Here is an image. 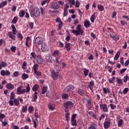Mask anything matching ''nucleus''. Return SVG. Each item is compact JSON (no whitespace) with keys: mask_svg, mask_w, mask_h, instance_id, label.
Instances as JSON below:
<instances>
[{"mask_svg":"<svg viewBox=\"0 0 129 129\" xmlns=\"http://www.w3.org/2000/svg\"><path fill=\"white\" fill-rule=\"evenodd\" d=\"M11 28H12V32L9 31L8 32V36L9 38L12 39V40L16 41V36H15V35H17V33H18V31H17V28H16V27L14 24L11 25Z\"/></svg>","mask_w":129,"mask_h":129,"instance_id":"f257e3e1","label":"nucleus"},{"mask_svg":"<svg viewBox=\"0 0 129 129\" xmlns=\"http://www.w3.org/2000/svg\"><path fill=\"white\" fill-rule=\"evenodd\" d=\"M84 31L82 30L81 28V25L79 24L77 27L76 30H72V33L76 35V36H79L81 35V36H83V32Z\"/></svg>","mask_w":129,"mask_h":129,"instance_id":"f03ea898","label":"nucleus"},{"mask_svg":"<svg viewBox=\"0 0 129 129\" xmlns=\"http://www.w3.org/2000/svg\"><path fill=\"white\" fill-rule=\"evenodd\" d=\"M35 42L37 45H41V49H45L47 47V46H43V38L41 37H36Z\"/></svg>","mask_w":129,"mask_h":129,"instance_id":"7ed1b4c3","label":"nucleus"},{"mask_svg":"<svg viewBox=\"0 0 129 129\" xmlns=\"http://www.w3.org/2000/svg\"><path fill=\"white\" fill-rule=\"evenodd\" d=\"M22 88L23 86L22 85L20 86L19 87L17 88V94H18L19 95H21V94H24V93H26V89H24L22 90Z\"/></svg>","mask_w":129,"mask_h":129,"instance_id":"20e7f679","label":"nucleus"},{"mask_svg":"<svg viewBox=\"0 0 129 129\" xmlns=\"http://www.w3.org/2000/svg\"><path fill=\"white\" fill-rule=\"evenodd\" d=\"M73 105H74V103L72 101H68L67 102L63 103V106L66 108H69L70 107H71Z\"/></svg>","mask_w":129,"mask_h":129,"instance_id":"39448f33","label":"nucleus"},{"mask_svg":"<svg viewBox=\"0 0 129 129\" xmlns=\"http://www.w3.org/2000/svg\"><path fill=\"white\" fill-rule=\"evenodd\" d=\"M74 88H75L74 86L73 85H70L66 87L64 90L65 92H70V91L74 90Z\"/></svg>","mask_w":129,"mask_h":129,"instance_id":"423d86ee","label":"nucleus"},{"mask_svg":"<svg viewBox=\"0 0 129 129\" xmlns=\"http://www.w3.org/2000/svg\"><path fill=\"white\" fill-rule=\"evenodd\" d=\"M15 97H16V95H15V92H12L10 96L11 100L9 101V104L10 105H11V106H13V105H14V101H13V99H14Z\"/></svg>","mask_w":129,"mask_h":129,"instance_id":"0eeeda50","label":"nucleus"},{"mask_svg":"<svg viewBox=\"0 0 129 129\" xmlns=\"http://www.w3.org/2000/svg\"><path fill=\"white\" fill-rule=\"evenodd\" d=\"M59 8H60V6L57 2H53L50 7L51 10H58Z\"/></svg>","mask_w":129,"mask_h":129,"instance_id":"6e6552de","label":"nucleus"},{"mask_svg":"<svg viewBox=\"0 0 129 129\" xmlns=\"http://www.w3.org/2000/svg\"><path fill=\"white\" fill-rule=\"evenodd\" d=\"M100 108L102 109L104 112H108V108H107V105L106 104H100Z\"/></svg>","mask_w":129,"mask_h":129,"instance_id":"1a4fd4ad","label":"nucleus"},{"mask_svg":"<svg viewBox=\"0 0 129 129\" xmlns=\"http://www.w3.org/2000/svg\"><path fill=\"white\" fill-rule=\"evenodd\" d=\"M33 13H34L33 16H35V17H39L40 14V9H39V8L37 7H35L33 10Z\"/></svg>","mask_w":129,"mask_h":129,"instance_id":"9d476101","label":"nucleus"},{"mask_svg":"<svg viewBox=\"0 0 129 129\" xmlns=\"http://www.w3.org/2000/svg\"><path fill=\"white\" fill-rule=\"evenodd\" d=\"M51 77L53 80H57L58 79V72H56L55 70H52Z\"/></svg>","mask_w":129,"mask_h":129,"instance_id":"9b49d317","label":"nucleus"},{"mask_svg":"<svg viewBox=\"0 0 129 129\" xmlns=\"http://www.w3.org/2000/svg\"><path fill=\"white\" fill-rule=\"evenodd\" d=\"M92 103L91 102V99L87 100V107L89 110H91L92 109Z\"/></svg>","mask_w":129,"mask_h":129,"instance_id":"f8f14e48","label":"nucleus"},{"mask_svg":"<svg viewBox=\"0 0 129 129\" xmlns=\"http://www.w3.org/2000/svg\"><path fill=\"white\" fill-rule=\"evenodd\" d=\"M111 122H110V120H106L104 121V128L105 129H108L109 127H110V124Z\"/></svg>","mask_w":129,"mask_h":129,"instance_id":"ddd939ff","label":"nucleus"},{"mask_svg":"<svg viewBox=\"0 0 129 129\" xmlns=\"http://www.w3.org/2000/svg\"><path fill=\"white\" fill-rule=\"evenodd\" d=\"M6 88L9 90H13V89H15V85L11 83H8L6 85Z\"/></svg>","mask_w":129,"mask_h":129,"instance_id":"4468645a","label":"nucleus"},{"mask_svg":"<svg viewBox=\"0 0 129 129\" xmlns=\"http://www.w3.org/2000/svg\"><path fill=\"white\" fill-rule=\"evenodd\" d=\"M94 87V82L93 81H90L89 84L88 86V88H89L91 91H93V87Z\"/></svg>","mask_w":129,"mask_h":129,"instance_id":"2eb2a0df","label":"nucleus"},{"mask_svg":"<svg viewBox=\"0 0 129 129\" xmlns=\"http://www.w3.org/2000/svg\"><path fill=\"white\" fill-rule=\"evenodd\" d=\"M78 93L80 94L81 96H83V95H85V91L84 89H79L78 90Z\"/></svg>","mask_w":129,"mask_h":129,"instance_id":"dca6fc26","label":"nucleus"},{"mask_svg":"<svg viewBox=\"0 0 129 129\" xmlns=\"http://www.w3.org/2000/svg\"><path fill=\"white\" fill-rule=\"evenodd\" d=\"M70 46H71V43H68L67 42H66L65 48L67 51H68V52L71 50V47H70Z\"/></svg>","mask_w":129,"mask_h":129,"instance_id":"f3484780","label":"nucleus"},{"mask_svg":"<svg viewBox=\"0 0 129 129\" xmlns=\"http://www.w3.org/2000/svg\"><path fill=\"white\" fill-rule=\"evenodd\" d=\"M37 62H38V64H43L44 60L40 55H38L37 56Z\"/></svg>","mask_w":129,"mask_h":129,"instance_id":"a211bd4d","label":"nucleus"},{"mask_svg":"<svg viewBox=\"0 0 129 129\" xmlns=\"http://www.w3.org/2000/svg\"><path fill=\"white\" fill-rule=\"evenodd\" d=\"M48 108L50 110H54L55 109V107L54 106V104H53L52 103L49 102L48 104Z\"/></svg>","mask_w":129,"mask_h":129,"instance_id":"6ab92c4d","label":"nucleus"},{"mask_svg":"<svg viewBox=\"0 0 129 129\" xmlns=\"http://www.w3.org/2000/svg\"><path fill=\"white\" fill-rule=\"evenodd\" d=\"M90 26H91L90 21H89V20H86L84 23V27H85V28H89Z\"/></svg>","mask_w":129,"mask_h":129,"instance_id":"aec40b11","label":"nucleus"},{"mask_svg":"<svg viewBox=\"0 0 129 129\" xmlns=\"http://www.w3.org/2000/svg\"><path fill=\"white\" fill-rule=\"evenodd\" d=\"M26 14V12L24 10H20L19 12V17L20 18H24L25 15Z\"/></svg>","mask_w":129,"mask_h":129,"instance_id":"412c9836","label":"nucleus"},{"mask_svg":"<svg viewBox=\"0 0 129 129\" xmlns=\"http://www.w3.org/2000/svg\"><path fill=\"white\" fill-rule=\"evenodd\" d=\"M33 101L32 100V101H37V100L38 99V92H35L34 94L33 95Z\"/></svg>","mask_w":129,"mask_h":129,"instance_id":"4be33fe9","label":"nucleus"},{"mask_svg":"<svg viewBox=\"0 0 129 129\" xmlns=\"http://www.w3.org/2000/svg\"><path fill=\"white\" fill-rule=\"evenodd\" d=\"M8 66V63L5 61H2L1 63H0V70H2V67L5 68Z\"/></svg>","mask_w":129,"mask_h":129,"instance_id":"5701e85b","label":"nucleus"},{"mask_svg":"<svg viewBox=\"0 0 129 129\" xmlns=\"http://www.w3.org/2000/svg\"><path fill=\"white\" fill-rule=\"evenodd\" d=\"M61 56L60 55H57L55 58V62L59 64L62 62V59H61Z\"/></svg>","mask_w":129,"mask_h":129,"instance_id":"b1692460","label":"nucleus"},{"mask_svg":"<svg viewBox=\"0 0 129 129\" xmlns=\"http://www.w3.org/2000/svg\"><path fill=\"white\" fill-rule=\"evenodd\" d=\"M8 5V2L3 1L0 4V9H3L4 7H6Z\"/></svg>","mask_w":129,"mask_h":129,"instance_id":"393cba45","label":"nucleus"},{"mask_svg":"<svg viewBox=\"0 0 129 129\" xmlns=\"http://www.w3.org/2000/svg\"><path fill=\"white\" fill-rule=\"evenodd\" d=\"M27 111H28V106H23L22 108L21 114L22 112H24L26 113Z\"/></svg>","mask_w":129,"mask_h":129,"instance_id":"a878e982","label":"nucleus"},{"mask_svg":"<svg viewBox=\"0 0 129 129\" xmlns=\"http://www.w3.org/2000/svg\"><path fill=\"white\" fill-rule=\"evenodd\" d=\"M110 37L111 38H112V39H113V40H114L115 41H118V40H119V37H118V36L116 34L110 35Z\"/></svg>","mask_w":129,"mask_h":129,"instance_id":"bb28decb","label":"nucleus"},{"mask_svg":"<svg viewBox=\"0 0 129 129\" xmlns=\"http://www.w3.org/2000/svg\"><path fill=\"white\" fill-rule=\"evenodd\" d=\"M14 103H15V105L16 106H19L20 105V101H19V100L17 98L14 99L13 101V104Z\"/></svg>","mask_w":129,"mask_h":129,"instance_id":"cd10ccee","label":"nucleus"},{"mask_svg":"<svg viewBox=\"0 0 129 129\" xmlns=\"http://www.w3.org/2000/svg\"><path fill=\"white\" fill-rule=\"evenodd\" d=\"M17 38L20 40L23 41V39H24V36H23V34H22L21 33H18L17 34Z\"/></svg>","mask_w":129,"mask_h":129,"instance_id":"c85d7f7f","label":"nucleus"},{"mask_svg":"<svg viewBox=\"0 0 129 129\" xmlns=\"http://www.w3.org/2000/svg\"><path fill=\"white\" fill-rule=\"evenodd\" d=\"M119 56H120V51H117V53H116L114 59V60H117V59H118V58H119Z\"/></svg>","mask_w":129,"mask_h":129,"instance_id":"c756f323","label":"nucleus"},{"mask_svg":"<svg viewBox=\"0 0 129 129\" xmlns=\"http://www.w3.org/2000/svg\"><path fill=\"white\" fill-rule=\"evenodd\" d=\"M84 74L85 76H88V75L89 74V70L87 69H84Z\"/></svg>","mask_w":129,"mask_h":129,"instance_id":"7c9ffc66","label":"nucleus"},{"mask_svg":"<svg viewBox=\"0 0 129 129\" xmlns=\"http://www.w3.org/2000/svg\"><path fill=\"white\" fill-rule=\"evenodd\" d=\"M97 8L98 10H99L101 12H103V11H104V7L101 5H98Z\"/></svg>","mask_w":129,"mask_h":129,"instance_id":"2f4dec72","label":"nucleus"},{"mask_svg":"<svg viewBox=\"0 0 129 129\" xmlns=\"http://www.w3.org/2000/svg\"><path fill=\"white\" fill-rule=\"evenodd\" d=\"M22 78L23 80H26V79H28V78H29V75L23 73L22 75Z\"/></svg>","mask_w":129,"mask_h":129,"instance_id":"473e14b6","label":"nucleus"},{"mask_svg":"<svg viewBox=\"0 0 129 129\" xmlns=\"http://www.w3.org/2000/svg\"><path fill=\"white\" fill-rule=\"evenodd\" d=\"M39 89V86L38 84H35L32 88L33 91H35V92H37V90Z\"/></svg>","mask_w":129,"mask_h":129,"instance_id":"72a5a7b5","label":"nucleus"},{"mask_svg":"<svg viewBox=\"0 0 129 129\" xmlns=\"http://www.w3.org/2000/svg\"><path fill=\"white\" fill-rule=\"evenodd\" d=\"M31 55V57H30V59H31L32 60V59H36V52H32L30 54Z\"/></svg>","mask_w":129,"mask_h":129,"instance_id":"f704fd0d","label":"nucleus"},{"mask_svg":"<svg viewBox=\"0 0 129 129\" xmlns=\"http://www.w3.org/2000/svg\"><path fill=\"white\" fill-rule=\"evenodd\" d=\"M46 60L47 62H48L49 63H52V56H46Z\"/></svg>","mask_w":129,"mask_h":129,"instance_id":"c9c22d12","label":"nucleus"},{"mask_svg":"<svg viewBox=\"0 0 129 129\" xmlns=\"http://www.w3.org/2000/svg\"><path fill=\"white\" fill-rule=\"evenodd\" d=\"M16 23H18V16H15L12 21V24H16Z\"/></svg>","mask_w":129,"mask_h":129,"instance_id":"e433bc0d","label":"nucleus"},{"mask_svg":"<svg viewBox=\"0 0 129 129\" xmlns=\"http://www.w3.org/2000/svg\"><path fill=\"white\" fill-rule=\"evenodd\" d=\"M62 99H68V98H69V96L66 93H63L62 95Z\"/></svg>","mask_w":129,"mask_h":129,"instance_id":"4c0bfd02","label":"nucleus"},{"mask_svg":"<svg viewBox=\"0 0 129 129\" xmlns=\"http://www.w3.org/2000/svg\"><path fill=\"white\" fill-rule=\"evenodd\" d=\"M38 69H39V65H38L37 64H34L33 66L34 72L36 71H38Z\"/></svg>","mask_w":129,"mask_h":129,"instance_id":"58836bf2","label":"nucleus"},{"mask_svg":"<svg viewBox=\"0 0 129 129\" xmlns=\"http://www.w3.org/2000/svg\"><path fill=\"white\" fill-rule=\"evenodd\" d=\"M59 51L57 50H55L53 53H52V56L53 57H56V56H57V55H58V54H59Z\"/></svg>","mask_w":129,"mask_h":129,"instance_id":"ea45409f","label":"nucleus"},{"mask_svg":"<svg viewBox=\"0 0 129 129\" xmlns=\"http://www.w3.org/2000/svg\"><path fill=\"white\" fill-rule=\"evenodd\" d=\"M70 113L68 112L65 114L66 119L67 121H69L70 120V117L69 116Z\"/></svg>","mask_w":129,"mask_h":129,"instance_id":"a19ab883","label":"nucleus"},{"mask_svg":"<svg viewBox=\"0 0 129 129\" xmlns=\"http://www.w3.org/2000/svg\"><path fill=\"white\" fill-rule=\"evenodd\" d=\"M118 84L119 85H123V83H122V80L118 79V78H116Z\"/></svg>","mask_w":129,"mask_h":129,"instance_id":"79ce46f5","label":"nucleus"},{"mask_svg":"<svg viewBox=\"0 0 129 129\" xmlns=\"http://www.w3.org/2000/svg\"><path fill=\"white\" fill-rule=\"evenodd\" d=\"M114 80H115V77H113L112 79H109V82L111 84H113V83H114Z\"/></svg>","mask_w":129,"mask_h":129,"instance_id":"37998d69","label":"nucleus"},{"mask_svg":"<svg viewBox=\"0 0 129 129\" xmlns=\"http://www.w3.org/2000/svg\"><path fill=\"white\" fill-rule=\"evenodd\" d=\"M33 111H34V107L29 106L28 108V112H30V113H32Z\"/></svg>","mask_w":129,"mask_h":129,"instance_id":"c03bdc74","label":"nucleus"},{"mask_svg":"<svg viewBox=\"0 0 129 129\" xmlns=\"http://www.w3.org/2000/svg\"><path fill=\"white\" fill-rule=\"evenodd\" d=\"M13 76H14V77H19V76H20L19 71L14 72L13 73Z\"/></svg>","mask_w":129,"mask_h":129,"instance_id":"a18cd8bd","label":"nucleus"},{"mask_svg":"<svg viewBox=\"0 0 129 129\" xmlns=\"http://www.w3.org/2000/svg\"><path fill=\"white\" fill-rule=\"evenodd\" d=\"M72 125L74 126H77V123L76 122V120H71Z\"/></svg>","mask_w":129,"mask_h":129,"instance_id":"49530a36","label":"nucleus"},{"mask_svg":"<svg viewBox=\"0 0 129 129\" xmlns=\"http://www.w3.org/2000/svg\"><path fill=\"white\" fill-rule=\"evenodd\" d=\"M27 62L26 61H24L23 63V64L22 66V69H23L24 70H25V69H26V67L27 66Z\"/></svg>","mask_w":129,"mask_h":129,"instance_id":"de8ad7c7","label":"nucleus"},{"mask_svg":"<svg viewBox=\"0 0 129 129\" xmlns=\"http://www.w3.org/2000/svg\"><path fill=\"white\" fill-rule=\"evenodd\" d=\"M34 74H36L37 76H42V73L39 71H36V72H34Z\"/></svg>","mask_w":129,"mask_h":129,"instance_id":"09e8293b","label":"nucleus"},{"mask_svg":"<svg viewBox=\"0 0 129 129\" xmlns=\"http://www.w3.org/2000/svg\"><path fill=\"white\" fill-rule=\"evenodd\" d=\"M47 87H43L42 92V94H45L46 92H47Z\"/></svg>","mask_w":129,"mask_h":129,"instance_id":"8fccbe9b","label":"nucleus"},{"mask_svg":"<svg viewBox=\"0 0 129 129\" xmlns=\"http://www.w3.org/2000/svg\"><path fill=\"white\" fill-rule=\"evenodd\" d=\"M90 21L92 23H94V21H95V16L94 15L91 16Z\"/></svg>","mask_w":129,"mask_h":129,"instance_id":"3c124183","label":"nucleus"},{"mask_svg":"<svg viewBox=\"0 0 129 129\" xmlns=\"http://www.w3.org/2000/svg\"><path fill=\"white\" fill-rule=\"evenodd\" d=\"M30 90H31V88L30 87V84H27V87H26V92L29 93L30 92Z\"/></svg>","mask_w":129,"mask_h":129,"instance_id":"603ef678","label":"nucleus"},{"mask_svg":"<svg viewBox=\"0 0 129 129\" xmlns=\"http://www.w3.org/2000/svg\"><path fill=\"white\" fill-rule=\"evenodd\" d=\"M122 122H123V120L120 119L118 122V126H121L122 125Z\"/></svg>","mask_w":129,"mask_h":129,"instance_id":"864d4df0","label":"nucleus"},{"mask_svg":"<svg viewBox=\"0 0 129 129\" xmlns=\"http://www.w3.org/2000/svg\"><path fill=\"white\" fill-rule=\"evenodd\" d=\"M88 129H96V125L93 124L91 125V126L88 127Z\"/></svg>","mask_w":129,"mask_h":129,"instance_id":"5fc2aeb1","label":"nucleus"},{"mask_svg":"<svg viewBox=\"0 0 129 129\" xmlns=\"http://www.w3.org/2000/svg\"><path fill=\"white\" fill-rule=\"evenodd\" d=\"M124 80L123 82L125 83L126 82H127V80H128V76L126 75L124 77Z\"/></svg>","mask_w":129,"mask_h":129,"instance_id":"6e6d98bb","label":"nucleus"},{"mask_svg":"<svg viewBox=\"0 0 129 129\" xmlns=\"http://www.w3.org/2000/svg\"><path fill=\"white\" fill-rule=\"evenodd\" d=\"M71 37V35L70 34H69L68 36L66 37V40L67 41V42H69L70 41V37Z\"/></svg>","mask_w":129,"mask_h":129,"instance_id":"4d7b16f0","label":"nucleus"},{"mask_svg":"<svg viewBox=\"0 0 129 129\" xmlns=\"http://www.w3.org/2000/svg\"><path fill=\"white\" fill-rule=\"evenodd\" d=\"M128 92V88H125L124 90H123V93L124 94H126Z\"/></svg>","mask_w":129,"mask_h":129,"instance_id":"13d9d810","label":"nucleus"},{"mask_svg":"<svg viewBox=\"0 0 129 129\" xmlns=\"http://www.w3.org/2000/svg\"><path fill=\"white\" fill-rule=\"evenodd\" d=\"M6 117V115L5 114L0 113V121H2L1 119H3Z\"/></svg>","mask_w":129,"mask_h":129,"instance_id":"bf43d9fd","label":"nucleus"},{"mask_svg":"<svg viewBox=\"0 0 129 129\" xmlns=\"http://www.w3.org/2000/svg\"><path fill=\"white\" fill-rule=\"evenodd\" d=\"M11 49L12 52H14V53H16V50H17V47L16 46H12Z\"/></svg>","mask_w":129,"mask_h":129,"instance_id":"052dcab7","label":"nucleus"},{"mask_svg":"<svg viewBox=\"0 0 129 129\" xmlns=\"http://www.w3.org/2000/svg\"><path fill=\"white\" fill-rule=\"evenodd\" d=\"M76 116H77V114L76 113L73 114L72 116L71 120H75Z\"/></svg>","mask_w":129,"mask_h":129,"instance_id":"680f3d73","label":"nucleus"},{"mask_svg":"<svg viewBox=\"0 0 129 129\" xmlns=\"http://www.w3.org/2000/svg\"><path fill=\"white\" fill-rule=\"evenodd\" d=\"M109 106H110V108L113 110L115 109V108H116V106L113 105V104H110Z\"/></svg>","mask_w":129,"mask_h":129,"instance_id":"e2e57ef3","label":"nucleus"},{"mask_svg":"<svg viewBox=\"0 0 129 129\" xmlns=\"http://www.w3.org/2000/svg\"><path fill=\"white\" fill-rule=\"evenodd\" d=\"M116 14H117L116 12H115V11L113 12L112 14V19H114V18H115V17H116Z\"/></svg>","mask_w":129,"mask_h":129,"instance_id":"0e129e2a","label":"nucleus"},{"mask_svg":"<svg viewBox=\"0 0 129 129\" xmlns=\"http://www.w3.org/2000/svg\"><path fill=\"white\" fill-rule=\"evenodd\" d=\"M126 68H124V69H122L121 70H120V74H123V73L125 72V71H126Z\"/></svg>","mask_w":129,"mask_h":129,"instance_id":"69168bd1","label":"nucleus"},{"mask_svg":"<svg viewBox=\"0 0 129 129\" xmlns=\"http://www.w3.org/2000/svg\"><path fill=\"white\" fill-rule=\"evenodd\" d=\"M1 74L2 76H6V72L5 70H3L1 72Z\"/></svg>","mask_w":129,"mask_h":129,"instance_id":"338daca9","label":"nucleus"},{"mask_svg":"<svg viewBox=\"0 0 129 129\" xmlns=\"http://www.w3.org/2000/svg\"><path fill=\"white\" fill-rule=\"evenodd\" d=\"M80 6V3H79V1H77L76 2V7H77V8H79Z\"/></svg>","mask_w":129,"mask_h":129,"instance_id":"774afa93","label":"nucleus"}]
</instances>
